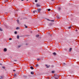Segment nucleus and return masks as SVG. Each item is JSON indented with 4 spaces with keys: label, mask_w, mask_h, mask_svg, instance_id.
<instances>
[{
    "label": "nucleus",
    "mask_w": 79,
    "mask_h": 79,
    "mask_svg": "<svg viewBox=\"0 0 79 79\" xmlns=\"http://www.w3.org/2000/svg\"><path fill=\"white\" fill-rule=\"evenodd\" d=\"M58 78H59V75H56L55 76V79H58Z\"/></svg>",
    "instance_id": "obj_1"
},
{
    "label": "nucleus",
    "mask_w": 79,
    "mask_h": 79,
    "mask_svg": "<svg viewBox=\"0 0 79 79\" xmlns=\"http://www.w3.org/2000/svg\"><path fill=\"white\" fill-rule=\"evenodd\" d=\"M42 9H38L37 10H38V11H39V12H40V11H41V10Z\"/></svg>",
    "instance_id": "obj_2"
},
{
    "label": "nucleus",
    "mask_w": 79,
    "mask_h": 79,
    "mask_svg": "<svg viewBox=\"0 0 79 79\" xmlns=\"http://www.w3.org/2000/svg\"><path fill=\"white\" fill-rule=\"evenodd\" d=\"M4 52H6L7 51V49H6V48H5L4 49Z\"/></svg>",
    "instance_id": "obj_3"
},
{
    "label": "nucleus",
    "mask_w": 79,
    "mask_h": 79,
    "mask_svg": "<svg viewBox=\"0 0 79 79\" xmlns=\"http://www.w3.org/2000/svg\"><path fill=\"white\" fill-rule=\"evenodd\" d=\"M45 65L46 66V68H48L49 67H50V65Z\"/></svg>",
    "instance_id": "obj_4"
},
{
    "label": "nucleus",
    "mask_w": 79,
    "mask_h": 79,
    "mask_svg": "<svg viewBox=\"0 0 79 79\" xmlns=\"http://www.w3.org/2000/svg\"><path fill=\"white\" fill-rule=\"evenodd\" d=\"M36 6L38 7L39 6H40V4H36Z\"/></svg>",
    "instance_id": "obj_5"
},
{
    "label": "nucleus",
    "mask_w": 79,
    "mask_h": 79,
    "mask_svg": "<svg viewBox=\"0 0 79 79\" xmlns=\"http://www.w3.org/2000/svg\"><path fill=\"white\" fill-rule=\"evenodd\" d=\"M53 55H55V56L56 55V53H55V52L53 53Z\"/></svg>",
    "instance_id": "obj_6"
},
{
    "label": "nucleus",
    "mask_w": 79,
    "mask_h": 79,
    "mask_svg": "<svg viewBox=\"0 0 79 79\" xmlns=\"http://www.w3.org/2000/svg\"><path fill=\"white\" fill-rule=\"evenodd\" d=\"M71 50H72V48H70L69 50V52H71Z\"/></svg>",
    "instance_id": "obj_7"
},
{
    "label": "nucleus",
    "mask_w": 79,
    "mask_h": 79,
    "mask_svg": "<svg viewBox=\"0 0 79 79\" xmlns=\"http://www.w3.org/2000/svg\"><path fill=\"white\" fill-rule=\"evenodd\" d=\"M72 26V25H71L68 28V29H71V27Z\"/></svg>",
    "instance_id": "obj_8"
},
{
    "label": "nucleus",
    "mask_w": 79,
    "mask_h": 79,
    "mask_svg": "<svg viewBox=\"0 0 79 79\" xmlns=\"http://www.w3.org/2000/svg\"><path fill=\"white\" fill-rule=\"evenodd\" d=\"M31 74H34V72H31Z\"/></svg>",
    "instance_id": "obj_9"
},
{
    "label": "nucleus",
    "mask_w": 79,
    "mask_h": 79,
    "mask_svg": "<svg viewBox=\"0 0 79 79\" xmlns=\"http://www.w3.org/2000/svg\"><path fill=\"white\" fill-rule=\"evenodd\" d=\"M33 13H35V12H37V11H36V10L33 11Z\"/></svg>",
    "instance_id": "obj_10"
},
{
    "label": "nucleus",
    "mask_w": 79,
    "mask_h": 79,
    "mask_svg": "<svg viewBox=\"0 0 79 79\" xmlns=\"http://www.w3.org/2000/svg\"><path fill=\"white\" fill-rule=\"evenodd\" d=\"M17 39H19V35H18L17 36Z\"/></svg>",
    "instance_id": "obj_11"
},
{
    "label": "nucleus",
    "mask_w": 79,
    "mask_h": 79,
    "mask_svg": "<svg viewBox=\"0 0 79 79\" xmlns=\"http://www.w3.org/2000/svg\"><path fill=\"white\" fill-rule=\"evenodd\" d=\"M30 68L31 69H34V68L32 67H31Z\"/></svg>",
    "instance_id": "obj_12"
},
{
    "label": "nucleus",
    "mask_w": 79,
    "mask_h": 79,
    "mask_svg": "<svg viewBox=\"0 0 79 79\" xmlns=\"http://www.w3.org/2000/svg\"><path fill=\"white\" fill-rule=\"evenodd\" d=\"M19 29V27H17L16 28V29H17V30H18Z\"/></svg>",
    "instance_id": "obj_13"
},
{
    "label": "nucleus",
    "mask_w": 79,
    "mask_h": 79,
    "mask_svg": "<svg viewBox=\"0 0 79 79\" xmlns=\"http://www.w3.org/2000/svg\"><path fill=\"white\" fill-rule=\"evenodd\" d=\"M38 66H39V64H36V67H38Z\"/></svg>",
    "instance_id": "obj_14"
},
{
    "label": "nucleus",
    "mask_w": 79,
    "mask_h": 79,
    "mask_svg": "<svg viewBox=\"0 0 79 79\" xmlns=\"http://www.w3.org/2000/svg\"><path fill=\"white\" fill-rule=\"evenodd\" d=\"M58 10H61V7H59L58 9Z\"/></svg>",
    "instance_id": "obj_15"
},
{
    "label": "nucleus",
    "mask_w": 79,
    "mask_h": 79,
    "mask_svg": "<svg viewBox=\"0 0 79 79\" xmlns=\"http://www.w3.org/2000/svg\"><path fill=\"white\" fill-rule=\"evenodd\" d=\"M36 37H39V35H36Z\"/></svg>",
    "instance_id": "obj_16"
},
{
    "label": "nucleus",
    "mask_w": 79,
    "mask_h": 79,
    "mask_svg": "<svg viewBox=\"0 0 79 79\" xmlns=\"http://www.w3.org/2000/svg\"><path fill=\"white\" fill-rule=\"evenodd\" d=\"M2 68H3V69H5V66H2Z\"/></svg>",
    "instance_id": "obj_17"
},
{
    "label": "nucleus",
    "mask_w": 79,
    "mask_h": 79,
    "mask_svg": "<svg viewBox=\"0 0 79 79\" xmlns=\"http://www.w3.org/2000/svg\"><path fill=\"white\" fill-rule=\"evenodd\" d=\"M50 10H50V9H48V11H50Z\"/></svg>",
    "instance_id": "obj_18"
},
{
    "label": "nucleus",
    "mask_w": 79,
    "mask_h": 79,
    "mask_svg": "<svg viewBox=\"0 0 79 79\" xmlns=\"http://www.w3.org/2000/svg\"><path fill=\"white\" fill-rule=\"evenodd\" d=\"M17 22L18 23H19V20H17Z\"/></svg>",
    "instance_id": "obj_19"
},
{
    "label": "nucleus",
    "mask_w": 79,
    "mask_h": 79,
    "mask_svg": "<svg viewBox=\"0 0 79 79\" xmlns=\"http://www.w3.org/2000/svg\"><path fill=\"white\" fill-rule=\"evenodd\" d=\"M10 40H12V38H10L9 39Z\"/></svg>",
    "instance_id": "obj_20"
},
{
    "label": "nucleus",
    "mask_w": 79,
    "mask_h": 79,
    "mask_svg": "<svg viewBox=\"0 0 79 79\" xmlns=\"http://www.w3.org/2000/svg\"><path fill=\"white\" fill-rule=\"evenodd\" d=\"M0 31H2V28H0Z\"/></svg>",
    "instance_id": "obj_21"
},
{
    "label": "nucleus",
    "mask_w": 79,
    "mask_h": 79,
    "mask_svg": "<svg viewBox=\"0 0 79 79\" xmlns=\"http://www.w3.org/2000/svg\"><path fill=\"white\" fill-rule=\"evenodd\" d=\"M15 34H17V31H15Z\"/></svg>",
    "instance_id": "obj_22"
},
{
    "label": "nucleus",
    "mask_w": 79,
    "mask_h": 79,
    "mask_svg": "<svg viewBox=\"0 0 79 79\" xmlns=\"http://www.w3.org/2000/svg\"><path fill=\"white\" fill-rule=\"evenodd\" d=\"M14 76L15 77H16V74H14Z\"/></svg>",
    "instance_id": "obj_23"
},
{
    "label": "nucleus",
    "mask_w": 79,
    "mask_h": 79,
    "mask_svg": "<svg viewBox=\"0 0 79 79\" xmlns=\"http://www.w3.org/2000/svg\"><path fill=\"white\" fill-rule=\"evenodd\" d=\"M57 18H59L60 17H59V16H57Z\"/></svg>",
    "instance_id": "obj_24"
},
{
    "label": "nucleus",
    "mask_w": 79,
    "mask_h": 79,
    "mask_svg": "<svg viewBox=\"0 0 79 79\" xmlns=\"http://www.w3.org/2000/svg\"><path fill=\"white\" fill-rule=\"evenodd\" d=\"M37 0H35V2H37Z\"/></svg>",
    "instance_id": "obj_25"
},
{
    "label": "nucleus",
    "mask_w": 79,
    "mask_h": 79,
    "mask_svg": "<svg viewBox=\"0 0 79 79\" xmlns=\"http://www.w3.org/2000/svg\"><path fill=\"white\" fill-rule=\"evenodd\" d=\"M52 73H54V71H52Z\"/></svg>",
    "instance_id": "obj_26"
},
{
    "label": "nucleus",
    "mask_w": 79,
    "mask_h": 79,
    "mask_svg": "<svg viewBox=\"0 0 79 79\" xmlns=\"http://www.w3.org/2000/svg\"><path fill=\"white\" fill-rule=\"evenodd\" d=\"M51 21H52V22H53V21H54V20H51Z\"/></svg>",
    "instance_id": "obj_27"
},
{
    "label": "nucleus",
    "mask_w": 79,
    "mask_h": 79,
    "mask_svg": "<svg viewBox=\"0 0 79 79\" xmlns=\"http://www.w3.org/2000/svg\"><path fill=\"white\" fill-rule=\"evenodd\" d=\"M25 27H26V28H27V26H25Z\"/></svg>",
    "instance_id": "obj_28"
},
{
    "label": "nucleus",
    "mask_w": 79,
    "mask_h": 79,
    "mask_svg": "<svg viewBox=\"0 0 79 79\" xmlns=\"http://www.w3.org/2000/svg\"><path fill=\"white\" fill-rule=\"evenodd\" d=\"M37 60H38V61H39V60H40V59H38Z\"/></svg>",
    "instance_id": "obj_29"
},
{
    "label": "nucleus",
    "mask_w": 79,
    "mask_h": 79,
    "mask_svg": "<svg viewBox=\"0 0 79 79\" xmlns=\"http://www.w3.org/2000/svg\"><path fill=\"white\" fill-rule=\"evenodd\" d=\"M47 19L48 21H50V20H49V19Z\"/></svg>",
    "instance_id": "obj_30"
},
{
    "label": "nucleus",
    "mask_w": 79,
    "mask_h": 79,
    "mask_svg": "<svg viewBox=\"0 0 79 79\" xmlns=\"http://www.w3.org/2000/svg\"><path fill=\"white\" fill-rule=\"evenodd\" d=\"M1 77V78H3V77Z\"/></svg>",
    "instance_id": "obj_31"
},
{
    "label": "nucleus",
    "mask_w": 79,
    "mask_h": 79,
    "mask_svg": "<svg viewBox=\"0 0 79 79\" xmlns=\"http://www.w3.org/2000/svg\"><path fill=\"white\" fill-rule=\"evenodd\" d=\"M15 61H17V60H15Z\"/></svg>",
    "instance_id": "obj_32"
},
{
    "label": "nucleus",
    "mask_w": 79,
    "mask_h": 79,
    "mask_svg": "<svg viewBox=\"0 0 79 79\" xmlns=\"http://www.w3.org/2000/svg\"><path fill=\"white\" fill-rule=\"evenodd\" d=\"M0 64L1 65H2V64Z\"/></svg>",
    "instance_id": "obj_33"
},
{
    "label": "nucleus",
    "mask_w": 79,
    "mask_h": 79,
    "mask_svg": "<svg viewBox=\"0 0 79 79\" xmlns=\"http://www.w3.org/2000/svg\"><path fill=\"white\" fill-rule=\"evenodd\" d=\"M13 71H15V70H13Z\"/></svg>",
    "instance_id": "obj_34"
},
{
    "label": "nucleus",
    "mask_w": 79,
    "mask_h": 79,
    "mask_svg": "<svg viewBox=\"0 0 79 79\" xmlns=\"http://www.w3.org/2000/svg\"><path fill=\"white\" fill-rule=\"evenodd\" d=\"M64 64H65V63H64Z\"/></svg>",
    "instance_id": "obj_35"
},
{
    "label": "nucleus",
    "mask_w": 79,
    "mask_h": 79,
    "mask_svg": "<svg viewBox=\"0 0 79 79\" xmlns=\"http://www.w3.org/2000/svg\"><path fill=\"white\" fill-rule=\"evenodd\" d=\"M52 1H54V0H52Z\"/></svg>",
    "instance_id": "obj_36"
},
{
    "label": "nucleus",
    "mask_w": 79,
    "mask_h": 79,
    "mask_svg": "<svg viewBox=\"0 0 79 79\" xmlns=\"http://www.w3.org/2000/svg\"><path fill=\"white\" fill-rule=\"evenodd\" d=\"M24 0H21L22 1H23Z\"/></svg>",
    "instance_id": "obj_37"
},
{
    "label": "nucleus",
    "mask_w": 79,
    "mask_h": 79,
    "mask_svg": "<svg viewBox=\"0 0 79 79\" xmlns=\"http://www.w3.org/2000/svg\"><path fill=\"white\" fill-rule=\"evenodd\" d=\"M27 1H28V0H26Z\"/></svg>",
    "instance_id": "obj_38"
},
{
    "label": "nucleus",
    "mask_w": 79,
    "mask_h": 79,
    "mask_svg": "<svg viewBox=\"0 0 79 79\" xmlns=\"http://www.w3.org/2000/svg\"><path fill=\"white\" fill-rule=\"evenodd\" d=\"M0 24H1V23H0Z\"/></svg>",
    "instance_id": "obj_39"
},
{
    "label": "nucleus",
    "mask_w": 79,
    "mask_h": 79,
    "mask_svg": "<svg viewBox=\"0 0 79 79\" xmlns=\"http://www.w3.org/2000/svg\"><path fill=\"white\" fill-rule=\"evenodd\" d=\"M76 31H77V30H76Z\"/></svg>",
    "instance_id": "obj_40"
},
{
    "label": "nucleus",
    "mask_w": 79,
    "mask_h": 79,
    "mask_svg": "<svg viewBox=\"0 0 79 79\" xmlns=\"http://www.w3.org/2000/svg\"><path fill=\"white\" fill-rule=\"evenodd\" d=\"M26 45H27V44H26Z\"/></svg>",
    "instance_id": "obj_41"
}]
</instances>
